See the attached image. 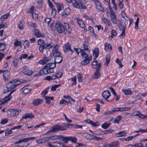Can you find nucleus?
Masks as SVG:
<instances>
[{
    "mask_svg": "<svg viewBox=\"0 0 147 147\" xmlns=\"http://www.w3.org/2000/svg\"><path fill=\"white\" fill-rule=\"evenodd\" d=\"M53 143H57V144L54 145L50 142H48L46 145V146L49 147H63L64 145L63 144L60 142H54Z\"/></svg>",
    "mask_w": 147,
    "mask_h": 147,
    "instance_id": "6",
    "label": "nucleus"
},
{
    "mask_svg": "<svg viewBox=\"0 0 147 147\" xmlns=\"http://www.w3.org/2000/svg\"><path fill=\"white\" fill-rule=\"evenodd\" d=\"M64 23L58 22L55 24V28L57 32L59 33H61L65 31Z\"/></svg>",
    "mask_w": 147,
    "mask_h": 147,
    "instance_id": "3",
    "label": "nucleus"
},
{
    "mask_svg": "<svg viewBox=\"0 0 147 147\" xmlns=\"http://www.w3.org/2000/svg\"><path fill=\"white\" fill-rule=\"evenodd\" d=\"M122 91L125 95L132 94V92L130 89H123Z\"/></svg>",
    "mask_w": 147,
    "mask_h": 147,
    "instance_id": "22",
    "label": "nucleus"
},
{
    "mask_svg": "<svg viewBox=\"0 0 147 147\" xmlns=\"http://www.w3.org/2000/svg\"><path fill=\"white\" fill-rule=\"evenodd\" d=\"M85 58L83 61H82L81 63L82 65H85L89 63V60L88 59V58L87 57Z\"/></svg>",
    "mask_w": 147,
    "mask_h": 147,
    "instance_id": "50",
    "label": "nucleus"
},
{
    "mask_svg": "<svg viewBox=\"0 0 147 147\" xmlns=\"http://www.w3.org/2000/svg\"><path fill=\"white\" fill-rule=\"evenodd\" d=\"M113 131V130L112 129H109L108 130H105L104 131H102V132H103L104 134H106L111 133Z\"/></svg>",
    "mask_w": 147,
    "mask_h": 147,
    "instance_id": "56",
    "label": "nucleus"
},
{
    "mask_svg": "<svg viewBox=\"0 0 147 147\" xmlns=\"http://www.w3.org/2000/svg\"><path fill=\"white\" fill-rule=\"evenodd\" d=\"M21 111L19 109H9L7 111V113L8 116L10 117L16 116L18 115Z\"/></svg>",
    "mask_w": 147,
    "mask_h": 147,
    "instance_id": "1",
    "label": "nucleus"
},
{
    "mask_svg": "<svg viewBox=\"0 0 147 147\" xmlns=\"http://www.w3.org/2000/svg\"><path fill=\"white\" fill-rule=\"evenodd\" d=\"M61 141L64 142L66 143H68L69 141V137H64L62 136H59V138Z\"/></svg>",
    "mask_w": 147,
    "mask_h": 147,
    "instance_id": "27",
    "label": "nucleus"
},
{
    "mask_svg": "<svg viewBox=\"0 0 147 147\" xmlns=\"http://www.w3.org/2000/svg\"><path fill=\"white\" fill-rule=\"evenodd\" d=\"M49 140H54L59 138V136L57 135L53 136H51L48 137Z\"/></svg>",
    "mask_w": 147,
    "mask_h": 147,
    "instance_id": "40",
    "label": "nucleus"
},
{
    "mask_svg": "<svg viewBox=\"0 0 147 147\" xmlns=\"http://www.w3.org/2000/svg\"><path fill=\"white\" fill-rule=\"evenodd\" d=\"M63 47L65 53L69 51H70L71 52L73 53V51L70 49V46L69 43L65 44Z\"/></svg>",
    "mask_w": 147,
    "mask_h": 147,
    "instance_id": "14",
    "label": "nucleus"
},
{
    "mask_svg": "<svg viewBox=\"0 0 147 147\" xmlns=\"http://www.w3.org/2000/svg\"><path fill=\"white\" fill-rule=\"evenodd\" d=\"M27 24L28 26H30L33 27V28H35L37 27L36 24L34 23L28 22L27 23Z\"/></svg>",
    "mask_w": 147,
    "mask_h": 147,
    "instance_id": "39",
    "label": "nucleus"
},
{
    "mask_svg": "<svg viewBox=\"0 0 147 147\" xmlns=\"http://www.w3.org/2000/svg\"><path fill=\"white\" fill-rule=\"evenodd\" d=\"M130 109V108L129 107H117L113 109L112 110L113 113H114L116 111H127L129 110Z\"/></svg>",
    "mask_w": 147,
    "mask_h": 147,
    "instance_id": "10",
    "label": "nucleus"
},
{
    "mask_svg": "<svg viewBox=\"0 0 147 147\" xmlns=\"http://www.w3.org/2000/svg\"><path fill=\"white\" fill-rule=\"evenodd\" d=\"M29 42L28 40H25L23 43L25 48H28L29 46Z\"/></svg>",
    "mask_w": 147,
    "mask_h": 147,
    "instance_id": "49",
    "label": "nucleus"
},
{
    "mask_svg": "<svg viewBox=\"0 0 147 147\" xmlns=\"http://www.w3.org/2000/svg\"><path fill=\"white\" fill-rule=\"evenodd\" d=\"M139 18L137 17L135 23V26L134 28L135 29H137L138 28V24L139 22Z\"/></svg>",
    "mask_w": 147,
    "mask_h": 147,
    "instance_id": "48",
    "label": "nucleus"
},
{
    "mask_svg": "<svg viewBox=\"0 0 147 147\" xmlns=\"http://www.w3.org/2000/svg\"><path fill=\"white\" fill-rule=\"evenodd\" d=\"M6 47L5 45L0 42V50L2 51L5 49Z\"/></svg>",
    "mask_w": 147,
    "mask_h": 147,
    "instance_id": "44",
    "label": "nucleus"
},
{
    "mask_svg": "<svg viewBox=\"0 0 147 147\" xmlns=\"http://www.w3.org/2000/svg\"><path fill=\"white\" fill-rule=\"evenodd\" d=\"M45 98L46 100V103L48 104H50L51 100H53L54 98L53 97H49L46 96Z\"/></svg>",
    "mask_w": 147,
    "mask_h": 147,
    "instance_id": "33",
    "label": "nucleus"
},
{
    "mask_svg": "<svg viewBox=\"0 0 147 147\" xmlns=\"http://www.w3.org/2000/svg\"><path fill=\"white\" fill-rule=\"evenodd\" d=\"M70 140L73 142L76 143L77 142V138L75 137H69V141Z\"/></svg>",
    "mask_w": 147,
    "mask_h": 147,
    "instance_id": "46",
    "label": "nucleus"
},
{
    "mask_svg": "<svg viewBox=\"0 0 147 147\" xmlns=\"http://www.w3.org/2000/svg\"><path fill=\"white\" fill-rule=\"evenodd\" d=\"M119 30L121 31L125 30L126 29L125 26L123 25V22L121 21L119 23Z\"/></svg>",
    "mask_w": 147,
    "mask_h": 147,
    "instance_id": "32",
    "label": "nucleus"
},
{
    "mask_svg": "<svg viewBox=\"0 0 147 147\" xmlns=\"http://www.w3.org/2000/svg\"><path fill=\"white\" fill-rule=\"evenodd\" d=\"M111 20L114 24H116L117 22V20L116 17V15L114 12H112L110 14Z\"/></svg>",
    "mask_w": 147,
    "mask_h": 147,
    "instance_id": "16",
    "label": "nucleus"
},
{
    "mask_svg": "<svg viewBox=\"0 0 147 147\" xmlns=\"http://www.w3.org/2000/svg\"><path fill=\"white\" fill-rule=\"evenodd\" d=\"M40 139L42 143L49 141L48 137H44Z\"/></svg>",
    "mask_w": 147,
    "mask_h": 147,
    "instance_id": "60",
    "label": "nucleus"
},
{
    "mask_svg": "<svg viewBox=\"0 0 147 147\" xmlns=\"http://www.w3.org/2000/svg\"><path fill=\"white\" fill-rule=\"evenodd\" d=\"M136 137V136H129L126 138V141H129L130 140H132L134 138Z\"/></svg>",
    "mask_w": 147,
    "mask_h": 147,
    "instance_id": "63",
    "label": "nucleus"
},
{
    "mask_svg": "<svg viewBox=\"0 0 147 147\" xmlns=\"http://www.w3.org/2000/svg\"><path fill=\"white\" fill-rule=\"evenodd\" d=\"M60 86V84H56L54 86H52L51 88V91H55L56 88Z\"/></svg>",
    "mask_w": 147,
    "mask_h": 147,
    "instance_id": "42",
    "label": "nucleus"
},
{
    "mask_svg": "<svg viewBox=\"0 0 147 147\" xmlns=\"http://www.w3.org/2000/svg\"><path fill=\"white\" fill-rule=\"evenodd\" d=\"M49 89V88H46L45 90H44L43 91V92L41 93V94L42 95H43V96H44L45 94L48 92Z\"/></svg>",
    "mask_w": 147,
    "mask_h": 147,
    "instance_id": "62",
    "label": "nucleus"
},
{
    "mask_svg": "<svg viewBox=\"0 0 147 147\" xmlns=\"http://www.w3.org/2000/svg\"><path fill=\"white\" fill-rule=\"evenodd\" d=\"M117 34L116 31L114 30H112L111 31V36L109 37V39L111 40L113 37L116 36Z\"/></svg>",
    "mask_w": 147,
    "mask_h": 147,
    "instance_id": "36",
    "label": "nucleus"
},
{
    "mask_svg": "<svg viewBox=\"0 0 147 147\" xmlns=\"http://www.w3.org/2000/svg\"><path fill=\"white\" fill-rule=\"evenodd\" d=\"M56 66V63H49L47 65V66L50 69L52 73H53L54 72L53 69Z\"/></svg>",
    "mask_w": 147,
    "mask_h": 147,
    "instance_id": "12",
    "label": "nucleus"
},
{
    "mask_svg": "<svg viewBox=\"0 0 147 147\" xmlns=\"http://www.w3.org/2000/svg\"><path fill=\"white\" fill-rule=\"evenodd\" d=\"M56 5L58 12H59L63 9V5L62 4L57 3Z\"/></svg>",
    "mask_w": 147,
    "mask_h": 147,
    "instance_id": "30",
    "label": "nucleus"
},
{
    "mask_svg": "<svg viewBox=\"0 0 147 147\" xmlns=\"http://www.w3.org/2000/svg\"><path fill=\"white\" fill-rule=\"evenodd\" d=\"M34 116L32 113H27L25 114L22 117L21 120L22 119H26L27 118H34Z\"/></svg>",
    "mask_w": 147,
    "mask_h": 147,
    "instance_id": "19",
    "label": "nucleus"
},
{
    "mask_svg": "<svg viewBox=\"0 0 147 147\" xmlns=\"http://www.w3.org/2000/svg\"><path fill=\"white\" fill-rule=\"evenodd\" d=\"M88 44L86 40L84 41V43L83 45L84 50L86 51L88 53H90V51L88 48Z\"/></svg>",
    "mask_w": 147,
    "mask_h": 147,
    "instance_id": "26",
    "label": "nucleus"
},
{
    "mask_svg": "<svg viewBox=\"0 0 147 147\" xmlns=\"http://www.w3.org/2000/svg\"><path fill=\"white\" fill-rule=\"evenodd\" d=\"M65 129V128L59 125H56L53 127L51 129L48 131L47 132V134H49L50 133H53L59 131H63Z\"/></svg>",
    "mask_w": 147,
    "mask_h": 147,
    "instance_id": "2",
    "label": "nucleus"
},
{
    "mask_svg": "<svg viewBox=\"0 0 147 147\" xmlns=\"http://www.w3.org/2000/svg\"><path fill=\"white\" fill-rule=\"evenodd\" d=\"M85 50L83 49H81V51L80 53L81 55L83 57L85 58L88 57V55L86 54V53L85 51Z\"/></svg>",
    "mask_w": 147,
    "mask_h": 147,
    "instance_id": "34",
    "label": "nucleus"
},
{
    "mask_svg": "<svg viewBox=\"0 0 147 147\" xmlns=\"http://www.w3.org/2000/svg\"><path fill=\"white\" fill-rule=\"evenodd\" d=\"M110 125V123H108L107 122H105L104 124H102V127L104 129H106Z\"/></svg>",
    "mask_w": 147,
    "mask_h": 147,
    "instance_id": "45",
    "label": "nucleus"
},
{
    "mask_svg": "<svg viewBox=\"0 0 147 147\" xmlns=\"http://www.w3.org/2000/svg\"><path fill=\"white\" fill-rule=\"evenodd\" d=\"M121 15L122 17L125 20H128L129 18L127 17V15L124 11H122L121 12Z\"/></svg>",
    "mask_w": 147,
    "mask_h": 147,
    "instance_id": "41",
    "label": "nucleus"
},
{
    "mask_svg": "<svg viewBox=\"0 0 147 147\" xmlns=\"http://www.w3.org/2000/svg\"><path fill=\"white\" fill-rule=\"evenodd\" d=\"M22 71L24 74L28 76L31 75L33 72L32 70L28 69L26 66L23 67Z\"/></svg>",
    "mask_w": 147,
    "mask_h": 147,
    "instance_id": "7",
    "label": "nucleus"
},
{
    "mask_svg": "<svg viewBox=\"0 0 147 147\" xmlns=\"http://www.w3.org/2000/svg\"><path fill=\"white\" fill-rule=\"evenodd\" d=\"M76 20L79 26L82 28H84L85 27V25L83 21L82 20L78 18H77Z\"/></svg>",
    "mask_w": 147,
    "mask_h": 147,
    "instance_id": "18",
    "label": "nucleus"
},
{
    "mask_svg": "<svg viewBox=\"0 0 147 147\" xmlns=\"http://www.w3.org/2000/svg\"><path fill=\"white\" fill-rule=\"evenodd\" d=\"M126 135V133L124 131H120L118 133H116L115 136L117 137H120L125 136Z\"/></svg>",
    "mask_w": 147,
    "mask_h": 147,
    "instance_id": "24",
    "label": "nucleus"
},
{
    "mask_svg": "<svg viewBox=\"0 0 147 147\" xmlns=\"http://www.w3.org/2000/svg\"><path fill=\"white\" fill-rule=\"evenodd\" d=\"M77 76L78 81L82 82H83L82 76L80 74L78 73Z\"/></svg>",
    "mask_w": 147,
    "mask_h": 147,
    "instance_id": "53",
    "label": "nucleus"
},
{
    "mask_svg": "<svg viewBox=\"0 0 147 147\" xmlns=\"http://www.w3.org/2000/svg\"><path fill=\"white\" fill-rule=\"evenodd\" d=\"M113 5V8L115 10L117 9V6L114 0H111Z\"/></svg>",
    "mask_w": 147,
    "mask_h": 147,
    "instance_id": "52",
    "label": "nucleus"
},
{
    "mask_svg": "<svg viewBox=\"0 0 147 147\" xmlns=\"http://www.w3.org/2000/svg\"><path fill=\"white\" fill-rule=\"evenodd\" d=\"M93 52L95 57L94 59H95L97 57L99 54L98 49L97 48H95L93 51Z\"/></svg>",
    "mask_w": 147,
    "mask_h": 147,
    "instance_id": "31",
    "label": "nucleus"
},
{
    "mask_svg": "<svg viewBox=\"0 0 147 147\" xmlns=\"http://www.w3.org/2000/svg\"><path fill=\"white\" fill-rule=\"evenodd\" d=\"M101 19L102 21L105 24L107 25L108 26L110 27L111 26V22L108 18L103 16L101 17Z\"/></svg>",
    "mask_w": 147,
    "mask_h": 147,
    "instance_id": "15",
    "label": "nucleus"
},
{
    "mask_svg": "<svg viewBox=\"0 0 147 147\" xmlns=\"http://www.w3.org/2000/svg\"><path fill=\"white\" fill-rule=\"evenodd\" d=\"M122 118V117L120 115H119L117 116L114 119V122L115 123H118L120 121Z\"/></svg>",
    "mask_w": 147,
    "mask_h": 147,
    "instance_id": "37",
    "label": "nucleus"
},
{
    "mask_svg": "<svg viewBox=\"0 0 147 147\" xmlns=\"http://www.w3.org/2000/svg\"><path fill=\"white\" fill-rule=\"evenodd\" d=\"M65 30H66L67 32L71 33L72 31L71 29L69 27L68 24L67 23H64Z\"/></svg>",
    "mask_w": 147,
    "mask_h": 147,
    "instance_id": "21",
    "label": "nucleus"
},
{
    "mask_svg": "<svg viewBox=\"0 0 147 147\" xmlns=\"http://www.w3.org/2000/svg\"><path fill=\"white\" fill-rule=\"evenodd\" d=\"M51 20V18H47L45 19V22L48 25H49V23L50 22Z\"/></svg>",
    "mask_w": 147,
    "mask_h": 147,
    "instance_id": "57",
    "label": "nucleus"
},
{
    "mask_svg": "<svg viewBox=\"0 0 147 147\" xmlns=\"http://www.w3.org/2000/svg\"><path fill=\"white\" fill-rule=\"evenodd\" d=\"M57 78H60L62 75V73L61 72H58L55 74Z\"/></svg>",
    "mask_w": 147,
    "mask_h": 147,
    "instance_id": "61",
    "label": "nucleus"
},
{
    "mask_svg": "<svg viewBox=\"0 0 147 147\" xmlns=\"http://www.w3.org/2000/svg\"><path fill=\"white\" fill-rule=\"evenodd\" d=\"M51 55H50L48 57H44V60L45 61L46 63L48 62L51 59Z\"/></svg>",
    "mask_w": 147,
    "mask_h": 147,
    "instance_id": "58",
    "label": "nucleus"
},
{
    "mask_svg": "<svg viewBox=\"0 0 147 147\" xmlns=\"http://www.w3.org/2000/svg\"><path fill=\"white\" fill-rule=\"evenodd\" d=\"M15 90H13L9 93L8 95L5 97L4 98L5 99V101H7L10 100V99L11 98V94L15 91Z\"/></svg>",
    "mask_w": 147,
    "mask_h": 147,
    "instance_id": "28",
    "label": "nucleus"
},
{
    "mask_svg": "<svg viewBox=\"0 0 147 147\" xmlns=\"http://www.w3.org/2000/svg\"><path fill=\"white\" fill-rule=\"evenodd\" d=\"M42 101V100L41 99L34 100L33 101V103L35 105H38L41 104Z\"/></svg>",
    "mask_w": 147,
    "mask_h": 147,
    "instance_id": "29",
    "label": "nucleus"
},
{
    "mask_svg": "<svg viewBox=\"0 0 147 147\" xmlns=\"http://www.w3.org/2000/svg\"><path fill=\"white\" fill-rule=\"evenodd\" d=\"M62 61V57L61 55L59 56L55 57V63H60Z\"/></svg>",
    "mask_w": 147,
    "mask_h": 147,
    "instance_id": "25",
    "label": "nucleus"
},
{
    "mask_svg": "<svg viewBox=\"0 0 147 147\" xmlns=\"http://www.w3.org/2000/svg\"><path fill=\"white\" fill-rule=\"evenodd\" d=\"M19 84H7V90H5V91H4V92L6 93L9 91H11V90L15 88L17 85H18Z\"/></svg>",
    "mask_w": 147,
    "mask_h": 147,
    "instance_id": "9",
    "label": "nucleus"
},
{
    "mask_svg": "<svg viewBox=\"0 0 147 147\" xmlns=\"http://www.w3.org/2000/svg\"><path fill=\"white\" fill-rule=\"evenodd\" d=\"M52 73L50 69L46 65L43 69H41L38 72V75L40 76L42 75V74H47L48 73Z\"/></svg>",
    "mask_w": 147,
    "mask_h": 147,
    "instance_id": "4",
    "label": "nucleus"
},
{
    "mask_svg": "<svg viewBox=\"0 0 147 147\" xmlns=\"http://www.w3.org/2000/svg\"><path fill=\"white\" fill-rule=\"evenodd\" d=\"M110 57L109 56H106V62H105V65L108 66V65L109 63L110 62Z\"/></svg>",
    "mask_w": 147,
    "mask_h": 147,
    "instance_id": "47",
    "label": "nucleus"
},
{
    "mask_svg": "<svg viewBox=\"0 0 147 147\" xmlns=\"http://www.w3.org/2000/svg\"><path fill=\"white\" fill-rule=\"evenodd\" d=\"M105 50L106 51H109L111 50L112 49V47L111 45L108 43H107L105 44Z\"/></svg>",
    "mask_w": 147,
    "mask_h": 147,
    "instance_id": "35",
    "label": "nucleus"
},
{
    "mask_svg": "<svg viewBox=\"0 0 147 147\" xmlns=\"http://www.w3.org/2000/svg\"><path fill=\"white\" fill-rule=\"evenodd\" d=\"M96 9L99 11L104 12V9L101 6V3L100 2H99L96 5Z\"/></svg>",
    "mask_w": 147,
    "mask_h": 147,
    "instance_id": "17",
    "label": "nucleus"
},
{
    "mask_svg": "<svg viewBox=\"0 0 147 147\" xmlns=\"http://www.w3.org/2000/svg\"><path fill=\"white\" fill-rule=\"evenodd\" d=\"M134 147H143L142 144L141 143H137L134 145Z\"/></svg>",
    "mask_w": 147,
    "mask_h": 147,
    "instance_id": "64",
    "label": "nucleus"
},
{
    "mask_svg": "<svg viewBox=\"0 0 147 147\" xmlns=\"http://www.w3.org/2000/svg\"><path fill=\"white\" fill-rule=\"evenodd\" d=\"M4 80L5 82L7 81L10 76V72L8 70H3Z\"/></svg>",
    "mask_w": 147,
    "mask_h": 147,
    "instance_id": "8",
    "label": "nucleus"
},
{
    "mask_svg": "<svg viewBox=\"0 0 147 147\" xmlns=\"http://www.w3.org/2000/svg\"><path fill=\"white\" fill-rule=\"evenodd\" d=\"M71 11V10L70 8L67 7L65 9L63 12L61 13V16L64 18H66L67 15L69 14Z\"/></svg>",
    "mask_w": 147,
    "mask_h": 147,
    "instance_id": "11",
    "label": "nucleus"
},
{
    "mask_svg": "<svg viewBox=\"0 0 147 147\" xmlns=\"http://www.w3.org/2000/svg\"><path fill=\"white\" fill-rule=\"evenodd\" d=\"M102 95L103 98L106 99L108 101L107 99L111 95V94L109 90H106L103 92Z\"/></svg>",
    "mask_w": 147,
    "mask_h": 147,
    "instance_id": "13",
    "label": "nucleus"
},
{
    "mask_svg": "<svg viewBox=\"0 0 147 147\" xmlns=\"http://www.w3.org/2000/svg\"><path fill=\"white\" fill-rule=\"evenodd\" d=\"M59 47V45H55L53 48L52 53L53 55L55 57L59 56L61 55L60 53L58 50Z\"/></svg>",
    "mask_w": 147,
    "mask_h": 147,
    "instance_id": "5",
    "label": "nucleus"
},
{
    "mask_svg": "<svg viewBox=\"0 0 147 147\" xmlns=\"http://www.w3.org/2000/svg\"><path fill=\"white\" fill-rule=\"evenodd\" d=\"M100 74L99 71H96L94 74V78L95 79H98L100 76Z\"/></svg>",
    "mask_w": 147,
    "mask_h": 147,
    "instance_id": "38",
    "label": "nucleus"
},
{
    "mask_svg": "<svg viewBox=\"0 0 147 147\" xmlns=\"http://www.w3.org/2000/svg\"><path fill=\"white\" fill-rule=\"evenodd\" d=\"M18 26L19 29L20 30H22L24 29V26L22 22H20L18 24Z\"/></svg>",
    "mask_w": 147,
    "mask_h": 147,
    "instance_id": "55",
    "label": "nucleus"
},
{
    "mask_svg": "<svg viewBox=\"0 0 147 147\" xmlns=\"http://www.w3.org/2000/svg\"><path fill=\"white\" fill-rule=\"evenodd\" d=\"M72 81L74 82L72 83V85H75L76 83V76H74L73 78H71V79Z\"/></svg>",
    "mask_w": 147,
    "mask_h": 147,
    "instance_id": "54",
    "label": "nucleus"
},
{
    "mask_svg": "<svg viewBox=\"0 0 147 147\" xmlns=\"http://www.w3.org/2000/svg\"><path fill=\"white\" fill-rule=\"evenodd\" d=\"M56 11L55 8L52 9L51 13V16L52 17H54L56 15Z\"/></svg>",
    "mask_w": 147,
    "mask_h": 147,
    "instance_id": "59",
    "label": "nucleus"
},
{
    "mask_svg": "<svg viewBox=\"0 0 147 147\" xmlns=\"http://www.w3.org/2000/svg\"><path fill=\"white\" fill-rule=\"evenodd\" d=\"M14 44L15 46H18V45H20V47H21L22 43L21 41L16 40Z\"/></svg>",
    "mask_w": 147,
    "mask_h": 147,
    "instance_id": "51",
    "label": "nucleus"
},
{
    "mask_svg": "<svg viewBox=\"0 0 147 147\" xmlns=\"http://www.w3.org/2000/svg\"><path fill=\"white\" fill-rule=\"evenodd\" d=\"M9 13H7L3 15L1 18V21H3L4 19L7 18V17H9Z\"/></svg>",
    "mask_w": 147,
    "mask_h": 147,
    "instance_id": "43",
    "label": "nucleus"
},
{
    "mask_svg": "<svg viewBox=\"0 0 147 147\" xmlns=\"http://www.w3.org/2000/svg\"><path fill=\"white\" fill-rule=\"evenodd\" d=\"M119 143L118 141H115L110 143V147H119Z\"/></svg>",
    "mask_w": 147,
    "mask_h": 147,
    "instance_id": "23",
    "label": "nucleus"
},
{
    "mask_svg": "<svg viewBox=\"0 0 147 147\" xmlns=\"http://www.w3.org/2000/svg\"><path fill=\"white\" fill-rule=\"evenodd\" d=\"M34 33L35 36L37 37H40L42 36L41 33L37 29L34 30Z\"/></svg>",
    "mask_w": 147,
    "mask_h": 147,
    "instance_id": "20",
    "label": "nucleus"
}]
</instances>
